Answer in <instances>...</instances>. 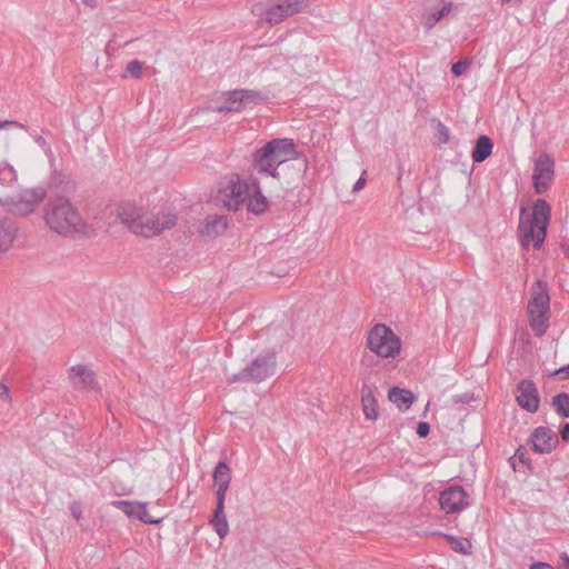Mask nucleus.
<instances>
[{"instance_id": "nucleus-33", "label": "nucleus", "mask_w": 569, "mask_h": 569, "mask_svg": "<svg viewBox=\"0 0 569 569\" xmlns=\"http://www.w3.org/2000/svg\"><path fill=\"white\" fill-rule=\"evenodd\" d=\"M217 488V506L224 507V501L229 487H216Z\"/></svg>"}, {"instance_id": "nucleus-14", "label": "nucleus", "mask_w": 569, "mask_h": 569, "mask_svg": "<svg viewBox=\"0 0 569 569\" xmlns=\"http://www.w3.org/2000/svg\"><path fill=\"white\" fill-rule=\"evenodd\" d=\"M516 399L518 405L528 412H537L540 405L539 391L531 380L523 379L517 386Z\"/></svg>"}, {"instance_id": "nucleus-26", "label": "nucleus", "mask_w": 569, "mask_h": 569, "mask_svg": "<svg viewBox=\"0 0 569 569\" xmlns=\"http://www.w3.org/2000/svg\"><path fill=\"white\" fill-rule=\"evenodd\" d=\"M231 481V471L229 466L220 461L217 463L213 471V485L214 487H229Z\"/></svg>"}, {"instance_id": "nucleus-9", "label": "nucleus", "mask_w": 569, "mask_h": 569, "mask_svg": "<svg viewBox=\"0 0 569 569\" xmlns=\"http://www.w3.org/2000/svg\"><path fill=\"white\" fill-rule=\"evenodd\" d=\"M276 352L268 350L262 355H259L247 368L240 373L234 375L233 378L229 379L231 382L234 381H256L260 382L272 376L276 371Z\"/></svg>"}, {"instance_id": "nucleus-43", "label": "nucleus", "mask_w": 569, "mask_h": 569, "mask_svg": "<svg viewBox=\"0 0 569 569\" xmlns=\"http://www.w3.org/2000/svg\"><path fill=\"white\" fill-rule=\"evenodd\" d=\"M530 569H553L550 565L546 562H537L533 563Z\"/></svg>"}, {"instance_id": "nucleus-12", "label": "nucleus", "mask_w": 569, "mask_h": 569, "mask_svg": "<svg viewBox=\"0 0 569 569\" xmlns=\"http://www.w3.org/2000/svg\"><path fill=\"white\" fill-rule=\"evenodd\" d=\"M555 162L548 154H540L536 162L532 173L533 187L537 193H543L551 184L555 173Z\"/></svg>"}, {"instance_id": "nucleus-7", "label": "nucleus", "mask_w": 569, "mask_h": 569, "mask_svg": "<svg viewBox=\"0 0 569 569\" xmlns=\"http://www.w3.org/2000/svg\"><path fill=\"white\" fill-rule=\"evenodd\" d=\"M367 347L381 358H395L400 353V338L385 323L375 325L367 337Z\"/></svg>"}, {"instance_id": "nucleus-15", "label": "nucleus", "mask_w": 569, "mask_h": 569, "mask_svg": "<svg viewBox=\"0 0 569 569\" xmlns=\"http://www.w3.org/2000/svg\"><path fill=\"white\" fill-rule=\"evenodd\" d=\"M532 448L538 453H549L559 443L556 432L546 427H538L531 435Z\"/></svg>"}, {"instance_id": "nucleus-44", "label": "nucleus", "mask_w": 569, "mask_h": 569, "mask_svg": "<svg viewBox=\"0 0 569 569\" xmlns=\"http://www.w3.org/2000/svg\"><path fill=\"white\" fill-rule=\"evenodd\" d=\"M80 1L90 8H96L100 2V0H80Z\"/></svg>"}, {"instance_id": "nucleus-5", "label": "nucleus", "mask_w": 569, "mask_h": 569, "mask_svg": "<svg viewBox=\"0 0 569 569\" xmlns=\"http://www.w3.org/2000/svg\"><path fill=\"white\" fill-rule=\"evenodd\" d=\"M47 190L43 187L27 188L18 193L0 199V204L16 217H28L44 201Z\"/></svg>"}, {"instance_id": "nucleus-31", "label": "nucleus", "mask_w": 569, "mask_h": 569, "mask_svg": "<svg viewBox=\"0 0 569 569\" xmlns=\"http://www.w3.org/2000/svg\"><path fill=\"white\" fill-rule=\"evenodd\" d=\"M435 139L439 144L447 143L450 139L449 128L440 121H437L436 123Z\"/></svg>"}, {"instance_id": "nucleus-30", "label": "nucleus", "mask_w": 569, "mask_h": 569, "mask_svg": "<svg viewBox=\"0 0 569 569\" xmlns=\"http://www.w3.org/2000/svg\"><path fill=\"white\" fill-rule=\"evenodd\" d=\"M480 68V64H476L475 58L466 57L451 64L450 71H466L467 69Z\"/></svg>"}, {"instance_id": "nucleus-18", "label": "nucleus", "mask_w": 569, "mask_h": 569, "mask_svg": "<svg viewBox=\"0 0 569 569\" xmlns=\"http://www.w3.org/2000/svg\"><path fill=\"white\" fill-rule=\"evenodd\" d=\"M18 227L9 217H0V253H6L17 238Z\"/></svg>"}, {"instance_id": "nucleus-8", "label": "nucleus", "mask_w": 569, "mask_h": 569, "mask_svg": "<svg viewBox=\"0 0 569 569\" xmlns=\"http://www.w3.org/2000/svg\"><path fill=\"white\" fill-rule=\"evenodd\" d=\"M250 194V180H241L238 174L226 177L218 190L217 201L228 210L237 211Z\"/></svg>"}, {"instance_id": "nucleus-34", "label": "nucleus", "mask_w": 569, "mask_h": 569, "mask_svg": "<svg viewBox=\"0 0 569 569\" xmlns=\"http://www.w3.org/2000/svg\"><path fill=\"white\" fill-rule=\"evenodd\" d=\"M429 431H430V426L428 422H425V421L418 422L417 433L419 437H421V438L427 437Z\"/></svg>"}, {"instance_id": "nucleus-39", "label": "nucleus", "mask_w": 569, "mask_h": 569, "mask_svg": "<svg viewBox=\"0 0 569 569\" xmlns=\"http://www.w3.org/2000/svg\"><path fill=\"white\" fill-rule=\"evenodd\" d=\"M471 399H472V397L469 393H462V395L455 396L453 401L456 403H468L471 401Z\"/></svg>"}, {"instance_id": "nucleus-41", "label": "nucleus", "mask_w": 569, "mask_h": 569, "mask_svg": "<svg viewBox=\"0 0 569 569\" xmlns=\"http://www.w3.org/2000/svg\"><path fill=\"white\" fill-rule=\"evenodd\" d=\"M71 513L77 520H79L81 516V506L79 503H72Z\"/></svg>"}, {"instance_id": "nucleus-32", "label": "nucleus", "mask_w": 569, "mask_h": 569, "mask_svg": "<svg viewBox=\"0 0 569 569\" xmlns=\"http://www.w3.org/2000/svg\"><path fill=\"white\" fill-rule=\"evenodd\" d=\"M268 8H264L262 3H256L252 6L251 12L253 16L259 18V23L266 22V12Z\"/></svg>"}, {"instance_id": "nucleus-46", "label": "nucleus", "mask_w": 569, "mask_h": 569, "mask_svg": "<svg viewBox=\"0 0 569 569\" xmlns=\"http://www.w3.org/2000/svg\"><path fill=\"white\" fill-rule=\"evenodd\" d=\"M402 177H403V167L401 163H399L398 164V174H397L398 182H400L402 180Z\"/></svg>"}, {"instance_id": "nucleus-29", "label": "nucleus", "mask_w": 569, "mask_h": 569, "mask_svg": "<svg viewBox=\"0 0 569 569\" xmlns=\"http://www.w3.org/2000/svg\"><path fill=\"white\" fill-rule=\"evenodd\" d=\"M447 538H448L451 549L453 551L462 553V555L470 553L472 546H471V542L469 539L463 538V537L457 538V537H452V536H448Z\"/></svg>"}, {"instance_id": "nucleus-24", "label": "nucleus", "mask_w": 569, "mask_h": 569, "mask_svg": "<svg viewBox=\"0 0 569 569\" xmlns=\"http://www.w3.org/2000/svg\"><path fill=\"white\" fill-rule=\"evenodd\" d=\"M209 523L213 527L214 531L220 539H223L229 533V523L224 512V507L216 506L212 518Z\"/></svg>"}, {"instance_id": "nucleus-20", "label": "nucleus", "mask_w": 569, "mask_h": 569, "mask_svg": "<svg viewBox=\"0 0 569 569\" xmlns=\"http://www.w3.org/2000/svg\"><path fill=\"white\" fill-rule=\"evenodd\" d=\"M228 227V220L226 216L212 214L206 218L201 233L207 237H218L222 234Z\"/></svg>"}, {"instance_id": "nucleus-47", "label": "nucleus", "mask_w": 569, "mask_h": 569, "mask_svg": "<svg viewBox=\"0 0 569 569\" xmlns=\"http://www.w3.org/2000/svg\"><path fill=\"white\" fill-rule=\"evenodd\" d=\"M561 558H562L563 562L566 563L567 569H569V557L566 553H563V556Z\"/></svg>"}, {"instance_id": "nucleus-37", "label": "nucleus", "mask_w": 569, "mask_h": 569, "mask_svg": "<svg viewBox=\"0 0 569 569\" xmlns=\"http://www.w3.org/2000/svg\"><path fill=\"white\" fill-rule=\"evenodd\" d=\"M365 174H366V171L362 172V176L353 184V188H352L353 192H358L365 188V186H366V178L363 177Z\"/></svg>"}, {"instance_id": "nucleus-35", "label": "nucleus", "mask_w": 569, "mask_h": 569, "mask_svg": "<svg viewBox=\"0 0 569 569\" xmlns=\"http://www.w3.org/2000/svg\"><path fill=\"white\" fill-rule=\"evenodd\" d=\"M552 375L557 376L561 380L569 378V366L561 367L560 369L556 370Z\"/></svg>"}, {"instance_id": "nucleus-23", "label": "nucleus", "mask_w": 569, "mask_h": 569, "mask_svg": "<svg viewBox=\"0 0 569 569\" xmlns=\"http://www.w3.org/2000/svg\"><path fill=\"white\" fill-rule=\"evenodd\" d=\"M492 149V140L488 136H480L476 141L471 158L475 162H482L491 154Z\"/></svg>"}, {"instance_id": "nucleus-10", "label": "nucleus", "mask_w": 569, "mask_h": 569, "mask_svg": "<svg viewBox=\"0 0 569 569\" xmlns=\"http://www.w3.org/2000/svg\"><path fill=\"white\" fill-rule=\"evenodd\" d=\"M264 99L263 94L256 90L237 89L230 91L223 104L218 107L220 112H239L248 107L259 104Z\"/></svg>"}, {"instance_id": "nucleus-16", "label": "nucleus", "mask_w": 569, "mask_h": 569, "mask_svg": "<svg viewBox=\"0 0 569 569\" xmlns=\"http://www.w3.org/2000/svg\"><path fill=\"white\" fill-rule=\"evenodd\" d=\"M119 509H121L128 517L137 518L144 523H159L161 518L152 517L148 509L147 503L138 501H116L113 502Z\"/></svg>"}, {"instance_id": "nucleus-27", "label": "nucleus", "mask_w": 569, "mask_h": 569, "mask_svg": "<svg viewBox=\"0 0 569 569\" xmlns=\"http://www.w3.org/2000/svg\"><path fill=\"white\" fill-rule=\"evenodd\" d=\"M552 406L562 417H569V395L561 392L552 398Z\"/></svg>"}, {"instance_id": "nucleus-21", "label": "nucleus", "mask_w": 569, "mask_h": 569, "mask_svg": "<svg viewBox=\"0 0 569 569\" xmlns=\"http://www.w3.org/2000/svg\"><path fill=\"white\" fill-rule=\"evenodd\" d=\"M361 402L363 407V413L369 420H377L378 402L373 395V390L369 386H363L361 389Z\"/></svg>"}, {"instance_id": "nucleus-6", "label": "nucleus", "mask_w": 569, "mask_h": 569, "mask_svg": "<svg viewBox=\"0 0 569 569\" xmlns=\"http://www.w3.org/2000/svg\"><path fill=\"white\" fill-rule=\"evenodd\" d=\"M550 297L547 284L536 281L531 288V299L528 303V313L531 329L536 336H542L548 327Z\"/></svg>"}, {"instance_id": "nucleus-2", "label": "nucleus", "mask_w": 569, "mask_h": 569, "mask_svg": "<svg viewBox=\"0 0 569 569\" xmlns=\"http://www.w3.org/2000/svg\"><path fill=\"white\" fill-rule=\"evenodd\" d=\"M117 217L130 231L144 238L160 234L177 223V217L169 211L148 212L130 202L121 203L117 208Z\"/></svg>"}, {"instance_id": "nucleus-22", "label": "nucleus", "mask_w": 569, "mask_h": 569, "mask_svg": "<svg viewBox=\"0 0 569 569\" xmlns=\"http://www.w3.org/2000/svg\"><path fill=\"white\" fill-rule=\"evenodd\" d=\"M388 398L401 411L408 410L415 401V396L411 391L399 387H392L389 390Z\"/></svg>"}, {"instance_id": "nucleus-45", "label": "nucleus", "mask_w": 569, "mask_h": 569, "mask_svg": "<svg viewBox=\"0 0 569 569\" xmlns=\"http://www.w3.org/2000/svg\"><path fill=\"white\" fill-rule=\"evenodd\" d=\"M9 126H18V123L16 121H9V120L0 122V129L9 127ZM19 127H22V124H19Z\"/></svg>"}, {"instance_id": "nucleus-11", "label": "nucleus", "mask_w": 569, "mask_h": 569, "mask_svg": "<svg viewBox=\"0 0 569 569\" xmlns=\"http://www.w3.org/2000/svg\"><path fill=\"white\" fill-rule=\"evenodd\" d=\"M307 7V0H278L276 3L268 7L266 22L273 27L288 17L301 12Z\"/></svg>"}, {"instance_id": "nucleus-28", "label": "nucleus", "mask_w": 569, "mask_h": 569, "mask_svg": "<svg viewBox=\"0 0 569 569\" xmlns=\"http://www.w3.org/2000/svg\"><path fill=\"white\" fill-rule=\"evenodd\" d=\"M17 181V172L12 166L7 162L0 164V186H11Z\"/></svg>"}, {"instance_id": "nucleus-49", "label": "nucleus", "mask_w": 569, "mask_h": 569, "mask_svg": "<svg viewBox=\"0 0 569 569\" xmlns=\"http://www.w3.org/2000/svg\"><path fill=\"white\" fill-rule=\"evenodd\" d=\"M132 74H133L137 79H139V78H140V76H141V73H139V72H136V73H132Z\"/></svg>"}, {"instance_id": "nucleus-1", "label": "nucleus", "mask_w": 569, "mask_h": 569, "mask_svg": "<svg viewBox=\"0 0 569 569\" xmlns=\"http://www.w3.org/2000/svg\"><path fill=\"white\" fill-rule=\"evenodd\" d=\"M252 168L261 174L270 176L291 184L300 179L308 169V160L299 157L292 139H273L268 141L252 156Z\"/></svg>"}, {"instance_id": "nucleus-42", "label": "nucleus", "mask_w": 569, "mask_h": 569, "mask_svg": "<svg viewBox=\"0 0 569 569\" xmlns=\"http://www.w3.org/2000/svg\"><path fill=\"white\" fill-rule=\"evenodd\" d=\"M560 436L563 441H569V423H565L560 429Z\"/></svg>"}, {"instance_id": "nucleus-3", "label": "nucleus", "mask_w": 569, "mask_h": 569, "mask_svg": "<svg viewBox=\"0 0 569 569\" xmlns=\"http://www.w3.org/2000/svg\"><path fill=\"white\" fill-rule=\"evenodd\" d=\"M43 220L50 230L66 237H89L93 232L70 200L62 197L46 204Z\"/></svg>"}, {"instance_id": "nucleus-4", "label": "nucleus", "mask_w": 569, "mask_h": 569, "mask_svg": "<svg viewBox=\"0 0 569 569\" xmlns=\"http://www.w3.org/2000/svg\"><path fill=\"white\" fill-rule=\"evenodd\" d=\"M550 212V206L543 199H538L535 202L531 212L521 208L518 236L523 248L528 249L532 244L535 249H539L543 244Z\"/></svg>"}, {"instance_id": "nucleus-13", "label": "nucleus", "mask_w": 569, "mask_h": 569, "mask_svg": "<svg viewBox=\"0 0 569 569\" xmlns=\"http://www.w3.org/2000/svg\"><path fill=\"white\" fill-rule=\"evenodd\" d=\"M441 509L447 513H457L469 506L468 493L460 486H452L440 493Z\"/></svg>"}, {"instance_id": "nucleus-25", "label": "nucleus", "mask_w": 569, "mask_h": 569, "mask_svg": "<svg viewBox=\"0 0 569 569\" xmlns=\"http://www.w3.org/2000/svg\"><path fill=\"white\" fill-rule=\"evenodd\" d=\"M452 10V3L449 2L445 4L442 8L433 11H426L422 14V22L426 29L430 30L435 27L437 22L448 16Z\"/></svg>"}, {"instance_id": "nucleus-19", "label": "nucleus", "mask_w": 569, "mask_h": 569, "mask_svg": "<svg viewBox=\"0 0 569 569\" xmlns=\"http://www.w3.org/2000/svg\"><path fill=\"white\" fill-rule=\"evenodd\" d=\"M248 200V211L260 214L268 208V200L260 190L259 182L254 178H250V194Z\"/></svg>"}, {"instance_id": "nucleus-17", "label": "nucleus", "mask_w": 569, "mask_h": 569, "mask_svg": "<svg viewBox=\"0 0 569 569\" xmlns=\"http://www.w3.org/2000/svg\"><path fill=\"white\" fill-rule=\"evenodd\" d=\"M70 380L76 389L92 390L97 386L94 372L84 365L70 369Z\"/></svg>"}, {"instance_id": "nucleus-36", "label": "nucleus", "mask_w": 569, "mask_h": 569, "mask_svg": "<svg viewBox=\"0 0 569 569\" xmlns=\"http://www.w3.org/2000/svg\"><path fill=\"white\" fill-rule=\"evenodd\" d=\"M142 68V62L139 60H132L127 64L126 71H140Z\"/></svg>"}, {"instance_id": "nucleus-48", "label": "nucleus", "mask_w": 569, "mask_h": 569, "mask_svg": "<svg viewBox=\"0 0 569 569\" xmlns=\"http://www.w3.org/2000/svg\"><path fill=\"white\" fill-rule=\"evenodd\" d=\"M502 3H511L513 0H501ZM521 0H515V2H520Z\"/></svg>"}, {"instance_id": "nucleus-40", "label": "nucleus", "mask_w": 569, "mask_h": 569, "mask_svg": "<svg viewBox=\"0 0 569 569\" xmlns=\"http://www.w3.org/2000/svg\"><path fill=\"white\" fill-rule=\"evenodd\" d=\"M0 398L6 399L8 401L11 400L10 389L7 385L0 383Z\"/></svg>"}, {"instance_id": "nucleus-38", "label": "nucleus", "mask_w": 569, "mask_h": 569, "mask_svg": "<svg viewBox=\"0 0 569 569\" xmlns=\"http://www.w3.org/2000/svg\"><path fill=\"white\" fill-rule=\"evenodd\" d=\"M37 144L44 150L46 153L50 152L51 149L47 143V140L42 136H38L34 138Z\"/></svg>"}]
</instances>
